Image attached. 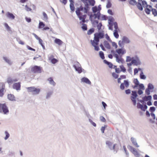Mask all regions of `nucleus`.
<instances>
[{"mask_svg": "<svg viewBox=\"0 0 157 157\" xmlns=\"http://www.w3.org/2000/svg\"><path fill=\"white\" fill-rule=\"evenodd\" d=\"M148 107L146 105V103L144 105H143V106L141 107L140 108V109L144 111H145V110Z\"/></svg>", "mask_w": 157, "mask_h": 157, "instance_id": "46", "label": "nucleus"}, {"mask_svg": "<svg viewBox=\"0 0 157 157\" xmlns=\"http://www.w3.org/2000/svg\"><path fill=\"white\" fill-rule=\"evenodd\" d=\"M91 21L94 27H95L97 25L99 24V21L98 20H93V19H92V21Z\"/></svg>", "mask_w": 157, "mask_h": 157, "instance_id": "27", "label": "nucleus"}, {"mask_svg": "<svg viewBox=\"0 0 157 157\" xmlns=\"http://www.w3.org/2000/svg\"><path fill=\"white\" fill-rule=\"evenodd\" d=\"M116 52L119 55L121 54L123 55L125 54L126 52V51L125 49L124 48H119L117 49L116 50Z\"/></svg>", "mask_w": 157, "mask_h": 157, "instance_id": "12", "label": "nucleus"}, {"mask_svg": "<svg viewBox=\"0 0 157 157\" xmlns=\"http://www.w3.org/2000/svg\"><path fill=\"white\" fill-rule=\"evenodd\" d=\"M45 26L44 24L42 22H40L39 23V28L41 29L43 28Z\"/></svg>", "mask_w": 157, "mask_h": 157, "instance_id": "52", "label": "nucleus"}, {"mask_svg": "<svg viewBox=\"0 0 157 157\" xmlns=\"http://www.w3.org/2000/svg\"><path fill=\"white\" fill-rule=\"evenodd\" d=\"M81 81L89 85H90L91 84V82L90 80L86 77H84L82 78L81 79Z\"/></svg>", "mask_w": 157, "mask_h": 157, "instance_id": "19", "label": "nucleus"}, {"mask_svg": "<svg viewBox=\"0 0 157 157\" xmlns=\"http://www.w3.org/2000/svg\"><path fill=\"white\" fill-rule=\"evenodd\" d=\"M21 82H18L14 83L13 86V88L17 90H20L21 89Z\"/></svg>", "mask_w": 157, "mask_h": 157, "instance_id": "13", "label": "nucleus"}, {"mask_svg": "<svg viewBox=\"0 0 157 157\" xmlns=\"http://www.w3.org/2000/svg\"><path fill=\"white\" fill-rule=\"evenodd\" d=\"M124 84L125 85L126 87H127L129 86V83L128 81L127 80H124Z\"/></svg>", "mask_w": 157, "mask_h": 157, "instance_id": "54", "label": "nucleus"}, {"mask_svg": "<svg viewBox=\"0 0 157 157\" xmlns=\"http://www.w3.org/2000/svg\"><path fill=\"white\" fill-rule=\"evenodd\" d=\"M98 7L96 6H95L94 7H93L92 8V10L93 11V12L94 13H95L96 12H98Z\"/></svg>", "mask_w": 157, "mask_h": 157, "instance_id": "40", "label": "nucleus"}, {"mask_svg": "<svg viewBox=\"0 0 157 157\" xmlns=\"http://www.w3.org/2000/svg\"><path fill=\"white\" fill-rule=\"evenodd\" d=\"M144 11L146 14H149L150 13L151 11V10L148 8L146 7V8H145L144 9Z\"/></svg>", "mask_w": 157, "mask_h": 157, "instance_id": "41", "label": "nucleus"}, {"mask_svg": "<svg viewBox=\"0 0 157 157\" xmlns=\"http://www.w3.org/2000/svg\"><path fill=\"white\" fill-rule=\"evenodd\" d=\"M142 1L141 0H138V2H137L136 4L137 8L140 11H142L143 10V8L141 3V2H142Z\"/></svg>", "mask_w": 157, "mask_h": 157, "instance_id": "15", "label": "nucleus"}, {"mask_svg": "<svg viewBox=\"0 0 157 157\" xmlns=\"http://www.w3.org/2000/svg\"><path fill=\"white\" fill-rule=\"evenodd\" d=\"M90 42L92 45L94 47V49L95 51H98L99 50V48L97 45L98 44V43H96V41H93L92 40H90Z\"/></svg>", "mask_w": 157, "mask_h": 157, "instance_id": "11", "label": "nucleus"}, {"mask_svg": "<svg viewBox=\"0 0 157 157\" xmlns=\"http://www.w3.org/2000/svg\"><path fill=\"white\" fill-rule=\"evenodd\" d=\"M104 44L105 47L108 49H111V46L109 43L106 40L104 41Z\"/></svg>", "mask_w": 157, "mask_h": 157, "instance_id": "23", "label": "nucleus"}, {"mask_svg": "<svg viewBox=\"0 0 157 157\" xmlns=\"http://www.w3.org/2000/svg\"><path fill=\"white\" fill-rule=\"evenodd\" d=\"M53 94L52 91H49L47 93L46 95V99H48L50 98L51 96Z\"/></svg>", "mask_w": 157, "mask_h": 157, "instance_id": "30", "label": "nucleus"}, {"mask_svg": "<svg viewBox=\"0 0 157 157\" xmlns=\"http://www.w3.org/2000/svg\"><path fill=\"white\" fill-rule=\"evenodd\" d=\"M55 42L56 44H58L59 45H61L63 43V42L62 41L60 40L58 38H56L55 40Z\"/></svg>", "mask_w": 157, "mask_h": 157, "instance_id": "28", "label": "nucleus"}, {"mask_svg": "<svg viewBox=\"0 0 157 157\" xmlns=\"http://www.w3.org/2000/svg\"><path fill=\"white\" fill-rule=\"evenodd\" d=\"M70 7L71 10L73 11H74L75 7L74 6V4L73 3H70Z\"/></svg>", "mask_w": 157, "mask_h": 157, "instance_id": "49", "label": "nucleus"}, {"mask_svg": "<svg viewBox=\"0 0 157 157\" xmlns=\"http://www.w3.org/2000/svg\"><path fill=\"white\" fill-rule=\"evenodd\" d=\"M94 29L93 28H92L88 31L87 34L88 35H90L94 33Z\"/></svg>", "mask_w": 157, "mask_h": 157, "instance_id": "39", "label": "nucleus"}, {"mask_svg": "<svg viewBox=\"0 0 157 157\" xmlns=\"http://www.w3.org/2000/svg\"><path fill=\"white\" fill-rule=\"evenodd\" d=\"M43 20L46 21L48 19V17L47 14L45 12L43 13Z\"/></svg>", "mask_w": 157, "mask_h": 157, "instance_id": "44", "label": "nucleus"}, {"mask_svg": "<svg viewBox=\"0 0 157 157\" xmlns=\"http://www.w3.org/2000/svg\"><path fill=\"white\" fill-rule=\"evenodd\" d=\"M133 82L135 84L139 85V82L137 78H134L133 80Z\"/></svg>", "mask_w": 157, "mask_h": 157, "instance_id": "59", "label": "nucleus"}, {"mask_svg": "<svg viewBox=\"0 0 157 157\" xmlns=\"http://www.w3.org/2000/svg\"><path fill=\"white\" fill-rule=\"evenodd\" d=\"M123 148L124 149V152H125L126 154V155L127 156V157H128V156H129V153L127 151L126 148L125 146H123Z\"/></svg>", "mask_w": 157, "mask_h": 157, "instance_id": "55", "label": "nucleus"}, {"mask_svg": "<svg viewBox=\"0 0 157 157\" xmlns=\"http://www.w3.org/2000/svg\"><path fill=\"white\" fill-rule=\"evenodd\" d=\"M127 147L132 153H133L135 150H136L135 148L130 145H128L127 146Z\"/></svg>", "mask_w": 157, "mask_h": 157, "instance_id": "34", "label": "nucleus"}, {"mask_svg": "<svg viewBox=\"0 0 157 157\" xmlns=\"http://www.w3.org/2000/svg\"><path fill=\"white\" fill-rule=\"evenodd\" d=\"M98 30H100L101 29L102 24L101 22L99 23L96 25Z\"/></svg>", "mask_w": 157, "mask_h": 157, "instance_id": "56", "label": "nucleus"}, {"mask_svg": "<svg viewBox=\"0 0 157 157\" xmlns=\"http://www.w3.org/2000/svg\"><path fill=\"white\" fill-rule=\"evenodd\" d=\"M80 15H82L81 16H79V18L80 20H81L83 23H85L86 22V21L85 19L86 17V15L84 14L82 15V13H81Z\"/></svg>", "mask_w": 157, "mask_h": 157, "instance_id": "16", "label": "nucleus"}, {"mask_svg": "<svg viewBox=\"0 0 157 157\" xmlns=\"http://www.w3.org/2000/svg\"><path fill=\"white\" fill-rule=\"evenodd\" d=\"M90 5L92 6H94L95 3V2L94 0H87Z\"/></svg>", "mask_w": 157, "mask_h": 157, "instance_id": "33", "label": "nucleus"}, {"mask_svg": "<svg viewBox=\"0 0 157 157\" xmlns=\"http://www.w3.org/2000/svg\"><path fill=\"white\" fill-rule=\"evenodd\" d=\"M137 96L138 94H137V92L136 91H132V93L131 94L130 99L133 102V104L134 105H136V99Z\"/></svg>", "mask_w": 157, "mask_h": 157, "instance_id": "4", "label": "nucleus"}, {"mask_svg": "<svg viewBox=\"0 0 157 157\" xmlns=\"http://www.w3.org/2000/svg\"><path fill=\"white\" fill-rule=\"evenodd\" d=\"M3 59L5 61V62L9 65H10L12 64V63L10 60L6 57H3Z\"/></svg>", "mask_w": 157, "mask_h": 157, "instance_id": "25", "label": "nucleus"}, {"mask_svg": "<svg viewBox=\"0 0 157 157\" xmlns=\"http://www.w3.org/2000/svg\"><path fill=\"white\" fill-rule=\"evenodd\" d=\"M4 26L6 28V29L8 31H10L11 30V28L9 26L8 24L6 23H5L4 24Z\"/></svg>", "mask_w": 157, "mask_h": 157, "instance_id": "60", "label": "nucleus"}, {"mask_svg": "<svg viewBox=\"0 0 157 157\" xmlns=\"http://www.w3.org/2000/svg\"><path fill=\"white\" fill-rule=\"evenodd\" d=\"M104 63L107 65L109 68H112L113 66V64L110 62H109L105 59H104L103 60Z\"/></svg>", "mask_w": 157, "mask_h": 157, "instance_id": "21", "label": "nucleus"}, {"mask_svg": "<svg viewBox=\"0 0 157 157\" xmlns=\"http://www.w3.org/2000/svg\"><path fill=\"white\" fill-rule=\"evenodd\" d=\"M27 89L28 92L32 93L33 95L39 94L40 91V89L36 88L34 86L28 87Z\"/></svg>", "mask_w": 157, "mask_h": 157, "instance_id": "3", "label": "nucleus"}, {"mask_svg": "<svg viewBox=\"0 0 157 157\" xmlns=\"http://www.w3.org/2000/svg\"><path fill=\"white\" fill-rule=\"evenodd\" d=\"M75 71L78 72L80 74L82 73V72H83L84 71V70L83 69L82 67L81 66L78 67H77L76 68H75Z\"/></svg>", "mask_w": 157, "mask_h": 157, "instance_id": "22", "label": "nucleus"}, {"mask_svg": "<svg viewBox=\"0 0 157 157\" xmlns=\"http://www.w3.org/2000/svg\"><path fill=\"white\" fill-rule=\"evenodd\" d=\"M106 144L108 146L110 150H114L115 149L116 144H114L112 147V143L109 141H106Z\"/></svg>", "mask_w": 157, "mask_h": 157, "instance_id": "10", "label": "nucleus"}, {"mask_svg": "<svg viewBox=\"0 0 157 157\" xmlns=\"http://www.w3.org/2000/svg\"><path fill=\"white\" fill-rule=\"evenodd\" d=\"M8 98L10 101H15V97L14 95L11 94H8L7 96Z\"/></svg>", "mask_w": 157, "mask_h": 157, "instance_id": "24", "label": "nucleus"}, {"mask_svg": "<svg viewBox=\"0 0 157 157\" xmlns=\"http://www.w3.org/2000/svg\"><path fill=\"white\" fill-rule=\"evenodd\" d=\"M81 65L77 61H76L74 62V63L73 65V67L75 68L77 67L81 66Z\"/></svg>", "mask_w": 157, "mask_h": 157, "instance_id": "35", "label": "nucleus"}, {"mask_svg": "<svg viewBox=\"0 0 157 157\" xmlns=\"http://www.w3.org/2000/svg\"><path fill=\"white\" fill-rule=\"evenodd\" d=\"M7 82L9 84H11L13 82V79H12L10 77L8 78Z\"/></svg>", "mask_w": 157, "mask_h": 157, "instance_id": "51", "label": "nucleus"}, {"mask_svg": "<svg viewBox=\"0 0 157 157\" xmlns=\"http://www.w3.org/2000/svg\"><path fill=\"white\" fill-rule=\"evenodd\" d=\"M39 43L42 47L43 49L44 50L45 49V48L44 46V44L43 43V41L42 39L41 40H40V41H39Z\"/></svg>", "mask_w": 157, "mask_h": 157, "instance_id": "53", "label": "nucleus"}, {"mask_svg": "<svg viewBox=\"0 0 157 157\" xmlns=\"http://www.w3.org/2000/svg\"><path fill=\"white\" fill-rule=\"evenodd\" d=\"M121 41L124 44H128L130 42V41L128 38L126 36H124L123 37Z\"/></svg>", "mask_w": 157, "mask_h": 157, "instance_id": "17", "label": "nucleus"}, {"mask_svg": "<svg viewBox=\"0 0 157 157\" xmlns=\"http://www.w3.org/2000/svg\"><path fill=\"white\" fill-rule=\"evenodd\" d=\"M114 20V19L113 17L112 16H110L109 17V19H108V23L109 24H113V21Z\"/></svg>", "mask_w": 157, "mask_h": 157, "instance_id": "32", "label": "nucleus"}, {"mask_svg": "<svg viewBox=\"0 0 157 157\" xmlns=\"http://www.w3.org/2000/svg\"><path fill=\"white\" fill-rule=\"evenodd\" d=\"M99 55L100 58L102 59H104L105 58L103 52L102 51L99 52Z\"/></svg>", "mask_w": 157, "mask_h": 157, "instance_id": "38", "label": "nucleus"}, {"mask_svg": "<svg viewBox=\"0 0 157 157\" xmlns=\"http://www.w3.org/2000/svg\"><path fill=\"white\" fill-rule=\"evenodd\" d=\"M131 141L132 142V144L135 146L136 147H139V146L136 140L133 137H132L131 138Z\"/></svg>", "mask_w": 157, "mask_h": 157, "instance_id": "18", "label": "nucleus"}, {"mask_svg": "<svg viewBox=\"0 0 157 157\" xmlns=\"http://www.w3.org/2000/svg\"><path fill=\"white\" fill-rule=\"evenodd\" d=\"M49 59L51 61V62L53 64L56 63L58 61V60L56 59L53 57V56L50 57Z\"/></svg>", "mask_w": 157, "mask_h": 157, "instance_id": "26", "label": "nucleus"}, {"mask_svg": "<svg viewBox=\"0 0 157 157\" xmlns=\"http://www.w3.org/2000/svg\"><path fill=\"white\" fill-rule=\"evenodd\" d=\"M152 14L154 15V16H157V10L155 9H152L151 10Z\"/></svg>", "mask_w": 157, "mask_h": 157, "instance_id": "47", "label": "nucleus"}, {"mask_svg": "<svg viewBox=\"0 0 157 157\" xmlns=\"http://www.w3.org/2000/svg\"><path fill=\"white\" fill-rule=\"evenodd\" d=\"M31 71L34 73H40L41 72V69L39 66H35L32 68Z\"/></svg>", "mask_w": 157, "mask_h": 157, "instance_id": "8", "label": "nucleus"}, {"mask_svg": "<svg viewBox=\"0 0 157 157\" xmlns=\"http://www.w3.org/2000/svg\"><path fill=\"white\" fill-rule=\"evenodd\" d=\"M112 4L110 1H108L106 5V7L107 8H110L111 7Z\"/></svg>", "mask_w": 157, "mask_h": 157, "instance_id": "57", "label": "nucleus"}, {"mask_svg": "<svg viewBox=\"0 0 157 157\" xmlns=\"http://www.w3.org/2000/svg\"><path fill=\"white\" fill-rule=\"evenodd\" d=\"M9 112L8 108L6 103H0V113L7 114Z\"/></svg>", "mask_w": 157, "mask_h": 157, "instance_id": "2", "label": "nucleus"}, {"mask_svg": "<svg viewBox=\"0 0 157 157\" xmlns=\"http://www.w3.org/2000/svg\"><path fill=\"white\" fill-rule=\"evenodd\" d=\"M32 34L34 36L36 40H39V41H40V40H41V39H40V37H38V36L36 34L33 33H32Z\"/></svg>", "mask_w": 157, "mask_h": 157, "instance_id": "58", "label": "nucleus"}, {"mask_svg": "<svg viewBox=\"0 0 157 157\" xmlns=\"http://www.w3.org/2000/svg\"><path fill=\"white\" fill-rule=\"evenodd\" d=\"M48 81L49 84L52 85L53 86H55L56 85V83L54 81L52 77H50L48 79Z\"/></svg>", "mask_w": 157, "mask_h": 157, "instance_id": "20", "label": "nucleus"}, {"mask_svg": "<svg viewBox=\"0 0 157 157\" xmlns=\"http://www.w3.org/2000/svg\"><path fill=\"white\" fill-rule=\"evenodd\" d=\"M94 40L93 41H96V43L99 42L100 39L104 38V31L95 33L94 35Z\"/></svg>", "mask_w": 157, "mask_h": 157, "instance_id": "1", "label": "nucleus"}, {"mask_svg": "<svg viewBox=\"0 0 157 157\" xmlns=\"http://www.w3.org/2000/svg\"><path fill=\"white\" fill-rule=\"evenodd\" d=\"M120 67L121 69V71L123 72H126V69L124 66L122 65L120 66Z\"/></svg>", "mask_w": 157, "mask_h": 157, "instance_id": "45", "label": "nucleus"}, {"mask_svg": "<svg viewBox=\"0 0 157 157\" xmlns=\"http://www.w3.org/2000/svg\"><path fill=\"white\" fill-rule=\"evenodd\" d=\"M139 88H140L139 89H140V90L142 89L143 90H144V86L143 84H142V83L140 84L139 83Z\"/></svg>", "mask_w": 157, "mask_h": 157, "instance_id": "63", "label": "nucleus"}, {"mask_svg": "<svg viewBox=\"0 0 157 157\" xmlns=\"http://www.w3.org/2000/svg\"><path fill=\"white\" fill-rule=\"evenodd\" d=\"M87 0H82V1L85 5V7H84V13H87L89 10L90 8L89 7V4L87 2Z\"/></svg>", "mask_w": 157, "mask_h": 157, "instance_id": "6", "label": "nucleus"}, {"mask_svg": "<svg viewBox=\"0 0 157 157\" xmlns=\"http://www.w3.org/2000/svg\"><path fill=\"white\" fill-rule=\"evenodd\" d=\"M142 3L143 7H144V8H146V6H147L148 5L146 1L144 0L142 1Z\"/></svg>", "mask_w": 157, "mask_h": 157, "instance_id": "50", "label": "nucleus"}, {"mask_svg": "<svg viewBox=\"0 0 157 157\" xmlns=\"http://www.w3.org/2000/svg\"><path fill=\"white\" fill-rule=\"evenodd\" d=\"M147 89L150 90H153L154 88V85L151 83H149L147 85Z\"/></svg>", "mask_w": 157, "mask_h": 157, "instance_id": "36", "label": "nucleus"}, {"mask_svg": "<svg viewBox=\"0 0 157 157\" xmlns=\"http://www.w3.org/2000/svg\"><path fill=\"white\" fill-rule=\"evenodd\" d=\"M132 63L134 65L136 66L140 65L141 63L139 58L137 56H136L135 59H133V58H132Z\"/></svg>", "mask_w": 157, "mask_h": 157, "instance_id": "7", "label": "nucleus"}, {"mask_svg": "<svg viewBox=\"0 0 157 157\" xmlns=\"http://www.w3.org/2000/svg\"><path fill=\"white\" fill-rule=\"evenodd\" d=\"M129 4L132 6L136 5L137 2L135 0H128Z\"/></svg>", "mask_w": 157, "mask_h": 157, "instance_id": "31", "label": "nucleus"}, {"mask_svg": "<svg viewBox=\"0 0 157 157\" xmlns=\"http://www.w3.org/2000/svg\"><path fill=\"white\" fill-rule=\"evenodd\" d=\"M101 15V14L99 12H97V13H94L93 14H91L90 15L89 19L90 21H92V19L94 17V19L97 18L98 20H99Z\"/></svg>", "mask_w": 157, "mask_h": 157, "instance_id": "5", "label": "nucleus"}, {"mask_svg": "<svg viewBox=\"0 0 157 157\" xmlns=\"http://www.w3.org/2000/svg\"><path fill=\"white\" fill-rule=\"evenodd\" d=\"M119 46L121 48H124V43H123L121 40H119L118 43Z\"/></svg>", "mask_w": 157, "mask_h": 157, "instance_id": "48", "label": "nucleus"}, {"mask_svg": "<svg viewBox=\"0 0 157 157\" xmlns=\"http://www.w3.org/2000/svg\"><path fill=\"white\" fill-rule=\"evenodd\" d=\"M140 77L141 79H145L146 78V76L144 75L143 71H141L140 75Z\"/></svg>", "mask_w": 157, "mask_h": 157, "instance_id": "29", "label": "nucleus"}, {"mask_svg": "<svg viewBox=\"0 0 157 157\" xmlns=\"http://www.w3.org/2000/svg\"><path fill=\"white\" fill-rule=\"evenodd\" d=\"M110 42L112 43V45L113 47H115V48H117L118 47V46L117 45V43L115 42Z\"/></svg>", "mask_w": 157, "mask_h": 157, "instance_id": "62", "label": "nucleus"}, {"mask_svg": "<svg viewBox=\"0 0 157 157\" xmlns=\"http://www.w3.org/2000/svg\"><path fill=\"white\" fill-rule=\"evenodd\" d=\"M89 121L90 123L91 124H92L94 127H95L96 126V124L91 119H89Z\"/></svg>", "mask_w": 157, "mask_h": 157, "instance_id": "61", "label": "nucleus"}, {"mask_svg": "<svg viewBox=\"0 0 157 157\" xmlns=\"http://www.w3.org/2000/svg\"><path fill=\"white\" fill-rule=\"evenodd\" d=\"M82 26L81 27V28L83 30L86 31L87 30V25L85 24H82Z\"/></svg>", "mask_w": 157, "mask_h": 157, "instance_id": "43", "label": "nucleus"}, {"mask_svg": "<svg viewBox=\"0 0 157 157\" xmlns=\"http://www.w3.org/2000/svg\"><path fill=\"white\" fill-rule=\"evenodd\" d=\"M5 88V84L3 82H0V97H2L3 91Z\"/></svg>", "mask_w": 157, "mask_h": 157, "instance_id": "9", "label": "nucleus"}, {"mask_svg": "<svg viewBox=\"0 0 157 157\" xmlns=\"http://www.w3.org/2000/svg\"><path fill=\"white\" fill-rule=\"evenodd\" d=\"M7 17L11 20H14L15 18V16L12 13L7 12L6 14Z\"/></svg>", "mask_w": 157, "mask_h": 157, "instance_id": "14", "label": "nucleus"}, {"mask_svg": "<svg viewBox=\"0 0 157 157\" xmlns=\"http://www.w3.org/2000/svg\"><path fill=\"white\" fill-rule=\"evenodd\" d=\"M113 35L114 37L117 39L119 37V35L117 30H114L113 32Z\"/></svg>", "mask_w": 157, "mask_h": 157, "instance_id": "37", "label": "nucleus"}, {"mask_svg": "<svg viewBox=\"0 0 157 157\" xmlns=\"http://www.w3.org/2000/svg\"><path fill=\"white\" fill-rule=\"evenodd\" d=\"M136 157H139L140 156V154L138 152V151H136V150H135V151H134V152L132 153Z\"/></svg>", "mask_w": 157, "mask_h": 157, "instance_id": "64", "label": "nucleus"}, {"mask_svg": "<svg viewBox=\"0 0 157 157\" xmlns=\"http://www.w3.org/2000/svg\"><path fill=\"white\" fill-rule=\"evenodd\" d=\"M5 133L6 135V136L4 137V139L5 140H6L9 137L10 135L8 132L6 131H5Z\"/></svg>", "mask_w": 157, "mask_h": 157, "instance_id": "42", "label": "nucleus"}]
</instances>
